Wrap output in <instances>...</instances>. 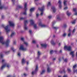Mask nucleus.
I'll use <instances>...</instances> for the list:
<instances>
[{
  "mask_svg": "<svg viewBox=\"0 0 77 77\" xmlns=\"http://www.w3.org/2000/svg\"><path fill=\"white\" fill-rule=\"evenodd\" d=\"M51 6V3H50V2H49L47 6Z\"/></svg>",
  "mask_w": 77,
  "mask_h": 77,
  "instance_id": "2f4dec72",
  "label": "nucleus"
},
{
  "mask_svg": "<svg viewBox=\"0 0 77 77\" xmlns=\"http://www.w3.org/2000/svg\"><path fill=\"white\" fill-rule=\"evenodd\" d=\"M19 50H23V51H26L27 49V48H24L23 45H21L19 48Z\"/></svg>",
  "mask_w": 77,
  "mask_h": 77,
  "instance_id": "1a4fd4ad",
  "label": "nucleus"
},
{
  "mask_svg": "<svg viewBox=\"0 0 77 77\" xmlns=\"http://www.w3.org/2000/svg\"><path fill=\"white\" fill-rule=\"evenodd\" d=\"M45 8V6H43L41 8H38L39 10H40V11L42 12L40 14L41 16H42V15H43V11L44 10Z\"/></svg>",
  "mask_w": 77,
  "mask_h": 77,
  "instance_id": "20e7f679",
  "label": "nucleus"
},
{
  "mask_svg": "<svg viewBox=\"0 0 77 77\" xmlns=\"http://www.w3.org/2000/svg\"><path fill=\"white\" fill-rule=\"evenodd\" d=\"M68 9V7H66L64 8V10H66V9Z\"/></svg>",
  "mask_w": 77,
  "mask_h": 77,
  "instance_id": "de8ad7c7",
  "label": "nucleus"
},
{
  "mask_svg": "<svg viewBox=\"0 0 77 77\" xmlns=\"http://www.w3.org/2000/svg\"><path fill=\"white\" fill-rule=\"evenodd\" d=\"M51 9L53 10V12H54V13H55V12H56V8H55L54 7H52Z\"/></svg>",
  "mask_w": 77,
  "mask_h": 77,
  "instance_id": "4be33fe9",
  "label": "nucleus"
},
{
  "mask_svg": "<svg viewBox=\"0 0 77 77\" xmlns=\"http://www.w3.org/2000/svg\"><path fill=\"white\" fill-rule=\"evenodd\" d=\"M51 44H52V45H54L55 44L54 42V41H53V40H52L51 41Z\"/></svg>",
  "mask_w": 77,
  "mask_h": 77,
  "instance_id": "c85d7f7f",
  "label": "nucleus"
},
{
  "mask_svg": "<svg viewBox=\"0 0 77 77\" xmlns=\"http://www.w3.org/2000/svg\"><path fill=\"white\" fill-rule=\"evenodd\" d=\"M64 49H66L68 51H71V47L70 46H64Z\"/></svg>",
  "mask_w": 77,
  "mask_h": 77,
  "instance_id": "f8f14e48",
  "label": "nucleus"
},
{
  "mask_svg": "<svg viewBox=\"0 0 77 77\" xmlns=\"http://www.w3.org/2000/svg\"><path fill=\"white\" fill-rule=\"evenodd\" d=\"M22 63L23 65V64H24V63H25V60L24 59H23L22 60Z\"/></svg>",
  "mask_w": 77,
  "mask_h": 77,
  "instance_id": "393cba45",
  "label": "nucleus"
},
{
  "mask_svg": "<svg viewBox=\"0 0 77 77\" xmlns=\"http://www.w3.org/2000/svg\"><path fill=\"white\" fill-rule=\"evenodd\" d=\"M12 1L14 3L15 2V0H12Z\"/></svg>",
  "mask_w": 77,
  "mask_h": 77,
  "instance_id": "e2e57ef3",
  "label": "nucleus"
},
{
  "mask_svg": "<svg viewBox=\"0 0 77 77\" xmlns=\"http://www.w3.org/2000/svg\"><path fill=\"white\" fill-rule=\"evenodd\" d=\"M17 55L18 56H19V57H20V56H21V54H20V53H18L17 54Z\"/></svg>",
  "mask_w": 77,
  "mask_h": 77,
  "instance_id": "37998d69",
  "label": "nucleus"
},
{
  "mask_svg": "<svg viewBox=\"0 0 77 77\" xmlns=\"http://www.w3.org/2000/svg\"><path fill=\"white\" fill-rule=\"evenodd\" d=\"M63 27L64 28H65V27H67V26L65 24L64 25Z\"/></svg>",
  "mask_w": 77,
  "mask_h": 77,
  "instance_id": "c03bdc74",
  "label": "nucleus"
},
{
  "mask_svg": "<svg viewBox=\"0 0 77 77\" xmlns=\"http://www.w3.org/2000/svg\"><path fill=\"white\" fill-rule=\"evenodd\" d=\"M72 24H74L75 23V20L74 21H72Z\"/></svg>",
  "mask_w": 77,
  "mask_h": 77,
  "instance_id": "f704fd0d",
  "label": "nucleus"
},
{
  "mask_svg": "<svg viewBox=\"0 0 77 77\" xmlns=\"http://www.w3.org/2000/svg\"><path fill=\"white\" fill-rule=\"evenodd\" d=\"M41 45L42 47H44V48H46L47 47V45L44 44H41Z\"/></svg>",
  "mask_w": 77,
  "mask_h": 77,
  "instance_id": "aec40b11",
  "label": "nucleus"
},
{
  "mask_svg": "<svg viewBox=\"0 0 77 77\" xmlns=\"http://www.w3.org/2000/svg\"><path fill=\"white\" fill-rule=\"evenodd\" d=\"M5 18V16H2V19H3V18Z\"/></svg>",
  "mask_w": 77,
  "mask_h": 77,
  "instance_id": "4d7b16f0",
  "label": "nucleus"
},
{
  "mask_svg": "<svg viewBox=\"0 0 77 77\" xmlns=\"http://www.w3.org/2000/svg\"><path fill=\"white\" fill-rule=\"evenodd\" d=\"M32 42L34 43V44H35L36 43V41H35V40H33L32 41Z\"/></svg>",
  "mask_w": 77,
  "mask_h": 77,
  "instance_id": "09e8293b",
  "label": "nucleus"
},
{
  "mask_svg": "<svg viewBox=\"0 0 77 77\" xmlns=\"http://www.w3.org/2000/svg\"><path fill=\"white\" fill-rule=\"evenodd\" d=\"M54 52L53 51H51L50 52V53L51 54H53Z\"/></svg>",
  "mask_w": 77,
  "mask_h": 77,
  "instance_id": "58836bf2",
  "label": "nucleus"
},
{
  "mask_svg": "<svg viewBox=\"0 0 77 77\" xmlns=\"http://www.w3.org/2000/svg\"><path fill=\"white\" fill-rule=\"evenodd\" d=\"M14 44H16V42H14L13 43Z\"/></svg>",
  "mask_w": 77,
  "mask_h": 77,
  "instance_id": "680f3d73",
  "label": "nucleus"
},
{
  "mask_svg": "<svg viewBox=\"0 0 77 77\" xmlns=\"http://www.w3.org/2000/svg\"><path fill=\"white\" fill-rule=\"evenodd\" d=\"M77 64H75V65H74V66H73V68H76V67H77Z\"/></svg>",
  "mask_w": 77,
  "mask_h": 77,
  "instance_id": "c9c22d12",
  "label": "nucleus"
},
{
  "mask_svg": "<svg viewBox=\"0 0 77 77\" xmlns=\"http://www.w3.org/2000/svg\"><path fill=\"white\" fill-rule=\"evenodd\" d=\"M38 26H41V27H47L46 25L42 24V22L40 20H39L38 22Z\"/></svg>",
  "mask_w": 77,
  "mask_h": 77,
  "instance_id": "39448f33",
  "label": "nucleus"
},
{
  "mask_svg": "<svg viewBox=\"0 0 77 77\" xmlns=\"http://www.w3.org/2000/svg\"><path fill=\"white\" fill-rule=\"evenodd\" d=\"M66 2H67V1H66L64 0V6H66Z\"/></svg>",
  "mask_w": 77,
  "mask_h": 77,
  "instance_id": "cd10ccee",
  "label": "nucleus"
},
{
  "mask_svg": "<svg viewBox=\"0 0 77 77\" xmlns=\"http://www.w3.org/2000/svg\"><path fill=\"white\" fill-rule=\"evenodd\" d=\"M69 33L68 34V36L69 37H70L71 36V29H69Z\"/></svg>",
  "mask_w": 77,
  "mask_h": 77,
  "instance_id": "b1692460",
  "label": "nucleus"
},
{
  "mask_svg": "<svg viewBox=\"0 0 77 77\" xmlns=\"http://www.w3.org/2000/svg\"><path fill=\"white\" fill-rule=\"evenodd\" d=\"M27 24H28V21L27 20H24V30L27 29V26L26 25Z\"/></svg>",
  "mask_w": 77,
  "mask_h": 77,
  "instance_id": "423d86ee",
  "label": "nucleus"
},
{
  "mask_svg": "<svg viewBox=\"0 0 77 77\" xmlns=\"http://www.w3.org/2000/svg\"><path fill=\"white\" fill-rule=\"evenodd\" d=\"M6 66H7L9 68L10 67V65L8 63H5L4 65L2 66L1 67V69H3L5 68V67Z\"/></svg>",
  "mask_w": 77,
  "mask_h": 77,
  "instance_id": "0eeeda50",
  "label": "nucleus"
},
{
  "mask_svg": "<svg viewBox=\"0 0 77 77\" xmlns=\"http://www.w3.org/2000/svg\"><path fill=\"white\" fill-rule=\"evenodd\" d=\"M73 11L75 13V15H77V9L76 8H73Z\"/></svg>",
  "mask_w": 77,
  "mask_h": 77,
  "instance_id": "2eb2a0df",
  "label": "nucleus"
},
{
  "mask_svg": "<svg viewBox=\"0 0 77 77\" xmlns=\"http://www.w3.org/2000/svg\"><path fill=\"white\" fill-rule=\"evenodd\" d=\"M62 72H64V73L65 72V70H64L63 71H60V73H62Z\"/></svg>",
  "mask_w": 77,
  "mask_h": 77,
  "instance_id": "a19ab883",
  "label": "nucleus"
},
{
  "mask_svg": "<svg viewBox=\"0 0 77 77\" xmlns=\"http://www.w3.org/2000/svg\"><path fill=\"white\" fill-rule=\"evenodd\" d=\"M12 77V76H11V75H8L7 76V77Z\"/></svg>",
  "mask_w": 77,
  "mask_h": 77,
  "instance_id": "5fc2aeb1",
  "label": "nucleus"
},
{
  "mask_svg": "<svg viewBox=\"0 0 77 77\" xmlns=\"http://www.w3.org/2000/svg\"><path fill=\"white\" fill-rule=\"evenodd\" d=\"M67 60L66 59L64 60V62H67Z\"/></svg>",
  "mask_w": 77,
  "mask_h": 77,
  "instance_id": "603ef678",
  "label": "nucleus"
},
{
  "mask_svg": "<svg viewBox=\"0 0 77 77\" xmlns=\"http://www.w3.org/2000/svg\"><path fill=\"white\" fill-rule=\"evenodd\" d=\"M59 61H60V60H61V58H60L59 59Z\"/></svg>",
  "mask_w": 77,
  "mask_h": 77,
  "instance_id": "bf43d9fd",
  "label": "nucleus"
},
{
  "mask_svg": "<svg viewBox=\"0 0 77 77\" xmlns=\"http://www.w3.org/2000/svg\"><path fill=\"white\" fill-rule=\"evenodd\" d=\"M18 8H21L22 7L21 5H18Z\"/></svg>",
  "mask_w": 77,
  "mask_h": 77,
  "instance_id": "a18cd8bd",
  "label": "nucleus"
},
{
  "mask_svg": "<svg viewBox=\"0 0 77 77\" xmlns=\"http://www.w3.org/2000/svg\"><path fill=\"white\" fill-rule=\"evenodd\" d=\"M25 18L21 17L20 18V20H24Z\"/></svg>",
  "mask_w": 77,
  "mask_h": 77,
  "instance_id": "4c0bfd02",
  "label": "nucleus"
},
{
  "mask_svg": "<svg viewBox=\"0 0 77 77\" xmlns=\"http://www.w3.org/2000/svg\"><path fill=\"white\" fill-rule=\"evenodd\" d=\"M39 14H36V16L37 17H39Z\"/></svg>",
  "mask_w": 77,
  "mask_h": 77,
  "instance_id": "3c124183",
  "label": "nucleus"
},
{
  "mask_svg": "<svg viewBox=\"0 0 77 77\" xmlns=\"http://www.w3.org/2000/svg\"><path fill=\"white\" fill-rule=\"evenodd\" d=\"M67 70L68 72H71V69L69 68H68Z\"/></svg>",
  "mask_w": 77,
  "mask_h": 77,
  "instance_id": "a878e982",
  "label": "nucleus"
},
{
  "mask_svg": "<svg viewBox=\"0 0 77 77\" xmlns=\"http://www.w3.org/2000/svg\"><path fill=\"white\" fill-rule=\"evenodd\" d=\"M38 56L39 57L40 55H41V53L39 51H38Z\"/></svg>",
  "mask_w": 77,
  "mask_h": 77,
  "instance_id": "473e14b6",
  "label": "nucleus"
},
{
  "mask_svg": "<svg viewBox=\"0 0 77 77\" xmlns=\"http://www.w3.org/2000/svg\"><path fill=\"white\" fill-rule=\"evenodd\" d=\"M58 3L59 4V8H62V5H61L62 2H61V0H60L59 1Z\"/></svg>",
  "mask_w": 77,
  "mask_h": 77,
  "instance_id": "4468645a",
  "label": "nucleus"
},
{
  "mask_svg": "<svg viewBox=\"0 0 77 77\" xmlns=\"http://www.w3.org/2000/svg\"><path fill=\"white\" fill-rule=\"evenodd\" d=\"M29 15L30 17H31V16H32V13H30L29 14Z\"/></svg>",
  "mask_w": 77,
  "mask_h": 77,
  "instance_id": "6e6d98bb",
  "label": "nucleus"
},
{
  "mask_svg": "<svg viewBox=\"0 0 77 77\" xmlns=\"http://www.w3.org/2000/svg\"><path fill=\"white\" fill-rule=\"evenodd\" d=\"M45 70H43L41 72V74H43L45 72Z\"/></svg>",
  "mask_w": 77,
  "mask_h": 77,
  "instance_id": "7c9ffc66",
  "label": "nucleus"
},
{
  "mask_svg": "<svg viewBox=\"0 0 77 77\" xmlns=\"http://www.w3.org/2000/svg\"><path fill=\"white\" fill-rule=\"evenodd\" d=\"M23 75L24 76H26V75H26V73H24Z\"/></svg>",
  "mask_w": 77,
  "mask_h": 77,
  "instance_id": "052dcab7",
  "label": "nucleus"
},
{
  "mask_svg": "<svg viewBox=\"0 0 77 77\" xmlns=\"http://www.w3.org/2000/svg\"><path fill=\"white\" fill-rule=\"evenodd\" d=\"M57 20H59V21H60V20H62V18H60V16H57Z\"/></svg>",
  "mask_w": 77,
  "mask_h": 77,
  "instance_id": "5701e85b",
  "label": "nucleus"
},
{
  "mask_svg": "<svg viewBox=\"0 0 77 77\" xmlns=\"http://www.w3.org/2000/svg\"><path fill=\"white\" fill-rule=\"evenodd\" d=\"M34 10H35L34 8H32L30 9V11L31 13H32V12H33L34 11Z\"/></svg>",
  "mask_w": 77,
  "mask_h": 77,
  "instance_id": "412c9836",
  "label": "nucleus"
},
{
  "mask_svg": "<svg viewBox=\"0 0 77 77\" xmlns=\"http://www.w3.org/2000/svg\"><path fill=\"white\" fill-rule=\"evenodd\" d=\"M60 53H62V50H60Z\"/></svg>",
  "mask_w": 77,
  "mask_h": 77,
  "instance_id": "69168bd1",
  "label": "nucleus"
},
{
  "mask_svg": "<svg viewBox=\"0 0 77 77\" xmlns=\"http://www.w3.org/2000/svg\"><path fill=\"white\" fill-rule=\"evenodd\" d=\"M76 57H77V52H76Z\"/></svg>",
  "mask_w": 77,
  "mask_h": 77,
  "instance_id": "774afa93",
  "label": "nucleus"
},
{
  "mask_svg": "<svg viewBox=\"0 0 77 77\" xmlns=\"http://www.w3.org/2000/svg\"><path fill=\"white\" fill-rule=\"evenodd\" d=\"M51 17H51V16H49L48 17V18H49V19H50V18H51Z\"/></svg>",
  "mask_w": 77,
  "mask_h": 77,
  "instance_id": "864d4df0",
  "label": "nucleus"
},
{
  "mask_svg": "<svg viewBox=\"0 0 77 77\" xmlns=\"http://www.w3.org/2000/svg\"><path fill=\"white\" fill-rule=\"evenodd\" d=\"M26 63L27 65H28L29 64V62H27Z\"/></svg>",
  "mask_w": 77,
  "mask_h": 77,
  "instance_id": "0e129e2a",
  "label": "nucleus"
},
{
  "mask_svg": "<svg viewBox=\"0 0 77 77\" xmlns=\"http://www.w3.org/2000/svg\"><path fill=\"white\" fill-rule=\"evenodd\" d=\"M0 42L2 44H5L6 47L9 45V44L10 42V41L9 39L7 40L6 42L3 41V36L0 37Z\"/></svg>",
  "mask_w": 77,
  "mask_h": 77,
  "instance_id": "f257e3e1",
  "label": "nucleus"
},
{
  "mask_svg": "<svg viewBox=\"0 0 77 77\" xmlns=\"http://www.w3.org/2000/svg\"><path fill=\"white\" fill-rule=\"evenodd\" d=\"M38 69V65H36V66L35 69V71H32V75H33L35 74L36 73V72L37 71Z\"/></svg>",
  "mask_w": 77,
  "mask_h": 77,
  "instance_id": "9b49d317",
  "label": "nucleus"
},
{
  "mask_svg": "<svg viewBox=\"0 0 77 77\" xmlns=\"http://www.w3.org/2000/svg\"><path fill=\"white\" fill-rule=\"evenodd\" d=\"M70 55H72V57H74V51H72L70 53Z\"/></svg>",
  "mask_w": 77,
  "mask_h": 77,
  "instance_id": "f3484780",
  "label": "nucleus"
},
{
  "mask_svg": "<svg viewBox=\"0 0 77 77\" xmlns=\"http://www.w3.org/2000/svg\"><path fill=\"white\" fill-rule=\"evenodd\" d=\"M29 32L30 33V34H31L32 32V30H29Z\"/></svg>",
  "mask_w": 77,
  "mask_h": 77,
  "instance_id": "79ce46f5",
  "label": "nucleus"
},
{
  "mask_svg": "<svg viewBox=\"0 0 77 77\" xmlns=\"http://www.w3.org/2000/svg\"><path fill=\"white\" fill-rule=\"evenodd\" d=\"M15 32H12L11 34V37H12L13 36H14L15 35Z\"/></svg>",
  "mask_w": 77,
  "mask_h": 77,
  "instance_id": "bb28decb",
  "label": "nucleus"
},
{
  "mask_svg": "<svg viewBox=\"0 0 77 77\" xmlns=\"http://www.w3.org/2000/svg\"><path fill=\"white\" fill-rule=\"evenodd\" d=\"M30 23L31 25H34V27L35 29H37V26H36V24H35V22L33 19H31L30 20Z\"/></svg>",
  "mask_w": 77,
  "mask_h": 77,
  "instance_id": "f03ea898",
  "label": "nucleus"
},
{
  "mask_svg": "<svg viewBox=\"0 0 77 77\" xmlns=\"http://www.w3.org/2000/svg\"><path fill=\"white\" fill-rule=\"evenodd\" d=\"M47 70L48 72H51V68H50V67L48 66Z\"/></svg>",
  "mask_w": 77,
  "mask_h": 77,
  "instance_id": "dca6fc26",
  "label": "nucleus"
},
{
  "mask_svg": "<svg viewBox=\"0 0 77 77\" xmlns=\"http://www.w3.org/2000/svg\"><path fill=\"white\" fill-rule=\"evenodd\" d=\"M11 50H13V51H15V50H14V48H11Z\"/></svg>",
  "mask_w": 77,
  "mask_h": 77,
  "instance_id": "49530a36",
  "label": "nucleus"
},
{
  "mask_svg": "<svg viewBox=\"0 0 77 77\" xmlns=\"http://www.w3.org/2000/svg\"><path fill=\"white\" fill-rule=\"evenodd\" d=\"M4 8H5V7H4V6H2V5L1 4V0H0V9H2Z\"/></svg>",
  "mask_w": 77,
  "mask_h": 77,
  "instance_id": "a211bd4d",
  "label": "nucleus"
},
{
  "mask_svg": "<svg viewBox=\"0 0 77 77\" xmlns=\"http://www.w3.org/2000/svg\"><path fill=\"white\" fill-rule=\"evenodd\" d=\"M62 77V76H61V75H59L58 76V77Z\"/></svg>",
  "mask_w": 77,
  "mask_h": 77,
  "instance_id": "338daca9",
  "label": "nucleus"
},
{
  "mask_svg": "<svg viewBox=\"0 0 77 77\" xmlns=\"http://www.w3.org/2000/svg\"><path fill=\"white\" fill-rule=\"evenodd\" d=\"M20 39H21V41H23V43H24V44H25V45H26V46H28V45H29V44H28L27 42H26L24 41V38H20Z\"/></svg>",
  "mask_w": 77,
  "mask_h": 77,
  "instance_id": "ddd939ff",
  "label": "nucleus"
},
{
  "mask_svg": "<svg viewBox=\"0 0 77 77\" xmlns=\"http://www.w3.org/2000/svg\"><path fill=\"white\" fill-rule=\"evenodd\" d=\"M24 5V10H25V12L23 13V14L24 15H27V13H26V10H27V3H25Z\"/></svg>",
  "mask_w": 77,
  "mask_h": 77,
  "instance_id": "6e6552de",
  "label": "nucleus"
},
{
  "mask_svg": "<svg viewBox=\"0 0 77 77\" xmlns=\"http://www.w3.org/2000/svg\"><path fill=\"white\" fill-rule=\"evenodd\" d=\"M68 77V75L67 74L64 75L63 77Z\"/></svg>",
  "mask_w": 77,
  "mask_h": 77,
  "instance_id": "ea45409f",
  "label": "nucleus"
},
{
  "mask_svg": "<svg viewBox=\"0 0 77 77\" xmlns=\"http://www.w3.org/2000/svg\"><path fill=\"white\" fill-rule=\"evenodd\" d=\"M0 59H2V58H3V54H1L0 55Z\"/></svg>",
  "mask_w": 77,
  "mask_h": 77,
  "instance_id": "c756f323",
  "label": "nucleus"
},
{
  "mask_svg": "<svg viewBox=\"0 0 77 77\" xmlns=\"http://www.w3.org/2000/svg\"><path fill=\"white\" fill-rule=\"evenodd\" d=\"M66 14L68 17H69V16H70V15H71V13L69 12V11H67Z\"/></svg>",
  "mask_w": 77,
  "mask_h": 77,
  "instance_id": "6ab92c4d",
  "label": "nucleus"
},
{
  "mask_svg": "<svg viewBox=\"0 0 77 77\" xmlns=\"http://www.w3.org/2000/svg\"><path fill=\"white\" fill-rule=\"evenodd\" d=\"M2 27H3L4 28V29H5V30L7 33H9V32H10V29H9V25H7L5 27V25H2Z\"/></svg>",
  "mask_w": 77,
  "mask_h": 77,
  "instance_id": "7ed1b4c3",
  "label": "nucleus"
},
{
  "mask_svg": "<svg viewBox=\"0 0 77 77\" xmlns=\"http://www.w3.org/2000/svg\"><path fill=\"white\" fill-rule=\"evenodd\" d=\"M66 33H64L63 35V37H65L66 36Z\"/></svg>",
  "mask_w": 77,
  "mask_h": 77,
  "instance_id": "e433bc0d",
  "label": "nucleus"
},
{
  "mask_svg": "<svg viewBox=\"0 0 77 77\" xmlns=\"http://www.w3.org/2000/svg\"><path fill=\"white\" fill-rule=\"evenodd\" d=\"M5 60H2V62H5Z\"/></svg>",
  "mask_w": 77,
  "mask_h": 77,
  "instance_id": "13d9d810",
  "label": "nucleus"
},
{
  "mask_svg": "<svg viewBox=\"0 0 77 77\" xmlns=\"http://www.w3.org/2000/svg\"><path fill=\"white\" fill-rule=\"evenodd\" d=\"M8 23L9 24L10 26L12 27H14L15 26V24L14 22L12 21H9Z\"/></svg>",
  "mask_w": 77,
  "mask_h": 77,
  "instance_id": "9d476101",
  "label": "nucleus"
},
{
  "mask_svg": "<svg viewBox=\"0 0 77 77\" xmlns=\"http://www.w3.org/2000/svg\"><path fill=\"white\" fill-rule=\"evenodd\" d=\"M75 29H74L72 31V33H74V32H75Z\"/></svg>",
  "mask_w": 77,
  "mask_h": 77,
  "instance_id": "8fccbe9b",
  "label": "nucleus"
},
{
  "mask_svg": "<svg viewBox=\"0 0 77 77\" xmlns=\"http://www.w3.org/2000/svg\"><path fill=\"white\" fill-rule=\"evenodd\" d=\"M53 29H55V30H57V29H59V27H53Z\"/></svg>",
  "mask_w": 77,
  "mask_h": 77,
  "instance_id": "72a5a7b5",
  "label": "nucleus"
}]
</instances>
